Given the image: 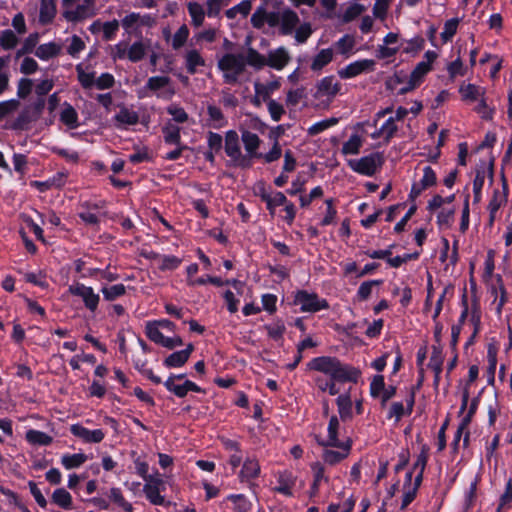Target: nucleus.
Returning a JSON list of instances; mask_svg holds the SVG:
<instances>
[{
	"mask_svg": "<svg viewBox=\"0 0 512 512\" xmlns=\"http://www.w3.org/2000/svg\"><path fill=\"white\" fill-rule=\"evenodd\" d=\"M307 367L311 371H316L326 375L329 380L318 377L316 385L322 392H327L334 396L339 393L336 382L356 381L359 371L340 362L336 357L320 356L312 359Z\"/></svg>",
	"mask_w": 512,
	"mask_h": 512,
	"instance_id": "1",
	"label": "nucleus"
},
{
	"mask_svg": "<svg viewBox=\"0 0 512 512\" xmlns=\"http://www.w3.org/2000/svg\"><path fill=\"white\" fill-rule=\"evenodd\" d=\"M251 23L257 29H262L267 24L270 28L277 29L279 34L286 36L294 32L300 23V18L290 8L269 12L264 7H259L252 14Z\"/></svg>",
	"mask_w": 512,
	"mask_h": 512,
	"instance_id": "2",
	"label": "nucleus"
},
{
	"mask_svg": "<svg viewBox=\"0 0 512 512\" xmlns=\"http://www.w3.org/2000/svg\"><path fill=\"white\" fill-rule=\"evenodd\" d=\"M290 61V52L284 46L270 50L267 56L262 55L254 48H248L247 50V63L256 70H260L267 65L272 69L280 71L284 69Z\"/></svg>",
	"mask_w": 512,
	"mask_h": 512,
	"instance_id": "3",
	"label": "nucleus"
},
{
	"mask_svg": "<svg viewBox=\"0 0 512 512\" xmlns=\"http://www.w3.org/2000/svg\"><path fill=\"white\" fill-rule=\"evenodd\" d=\"M247 56L242 54L226 53L222 55L217 62V67L222 73V77L227 84H236L240 76L245 72Z\"/></svg>",
	"mask_w": 512,
	"mask_h": 512,
	"instance_id": "4",
	"label": "nucleus"
},
{
	"mask_svg": "<svg viewBox=\"0 0 512 512\" xmlns=\"http://www.w3.org/2000/svg\"><path fill=\"white\" fill-rule=\"evenodd\" d=\"M342 85L333 75L325 76L316 82L313 99L318 108L327 109L337 95L341 93Z\"/></svg>",
	"mask_w": 512,
	"mask_h": 512,
	"instance_id": "5",
	"label": "nucleus"
},
{
	"mask_svg": "<svg viewBox=\"0 0 512 512\" xmlns=\"http://www.w3.org/2000/svg\"><path fill=\"white\" fill-rule=\"evenodd\" d=\"M225 152L233 165L241 168L251 166L249 157L241 151L238 134L233 130L228 131L225 135Z\"/></svg>",
	"mask_w": 512,
	"mask_h": 512,
	"instance_id": "6",
	"label": "nucleus"
},
{
	"mask_svg": "<svg viewBox=\"0 0 512 512\" xmlns=\"http://www.w3.org/2000/svg\"><path fill=\"white\" fill-rule=\"evenodd\" d=\"M383 164V157L380 153L375 152L359 159H351L348 166L356 173L373 176Z\"/></svg>",
	"mask_w": 512,
	"mask_h": 512,
	"instance_id": "7",
	"label": "nucleus"
},
{
	"mask_svg": "<svg viewBox=\"0 0 512 512\" xmlns=\"http://www.w3.org/2000/svg\"><path fill=\"white\" fill-rule=\"evenodd\" d=\"M64 7L63 15L68 21L79 22L93 16L89 5L80 3V0H62Z\"/></svg>",
	"mask_w": 512,
	"mask_h": 512,
	"instance_id": "8",
	"label": "nucleus"
},
{
	"mask_svg": "<svg viewBox=\"0 0 512 512\" xmlns=\"http://www.w3.org/2000/svg\"><path fill=\"white\" fill-rule=\"evenodd\" d=\"M68 291L72 295L80 297L84 306L91 312L97 310L100 302V296L92 287L76 282L69 286Z\"/></svg>",
	"mask_w": 512,
	"mask_h": 512,
	"instance_id": "9",
	"label": "nucleus"
},
{
	"mask_svg": "<svg viewBox=\"0 0 512 512\" xmlns=\"http://www.w3.org/2000/svg\"><path fill=\"white\" fill-rule=\"evenodd\" d=\"M122 27L128 33L141 34L143 27H152L155 25V18L149 14L130 13L121 20Z\"/></svg>",
	"mask_w": 512,
	"mask_h": 512,
	"instance_id": "10",
	"label": "nucleus"
},
{
	"mask_svg": "<svg viewBox=\"0 0 512 512\" xmlns=\"http://www.w3.org/2000/svg\"><path fill=\"white\" fill-rule=\"evenodd\" d=\"M294 302L300 306L302 312L314 313L328 308V303L325 299H320L316 294L306 291L297 292Z\"/></svg>",
	"mask_w": 512,
	"mask_h": 512,
	"instance_id": "11",
	"label": "nucleus"
},
{
	"mask_svg": "<svg viewBox=\"0 0 512 512\" xmlns=\"http://www.w3.org/2000/svg\"><path fill=\"white\" fill-rule=\"evenodd\" d=\"M352 440L350 437H342V442L335 445H327L326 447H334V449H325L323 452V460L329 465H335L348 457L351 451Z\"/></svg>",
	"mask_w": 512,
	"mask_h": 512,
	"instance_id": "12",
	"label": "nucleus"
},
{
	"mask_svg": "<svg viewBox=\"0 0 512 512\" xmlns=\"http://www.w3.org/2000/svg\"><path fill=\"white\" fill-rule=\"evenodd\" d=\"M165 490V482L158 473L145 481L143 491L146 498L153 505H163L165 503L164 496L161 492Z\"/></svg>",
	"mask_w": 512,
	"mask_h": 512,
	"instance_id": "13",
	"label": "nucleus"
},
{
	"mask_svg": "<svg viewBox=\"0 0 512 512\" xmlns=\"http://www.w3.org/2000/svg\"><path fill=\"white\" fill-rule=\"evenodd\" d=\"M280 88V81L277 79L271 80L266 83L256 81L254 83V96L252 103L260 107L263 102L272 100L271 95Z\"/></svg>",
	"mask_w": 512,
	"mask_h": 512,
	"instance_id": "14",
	"label": "nucleus"
},
{
	"mask_svg": "<svg viewBox=\"0 0 512 512\" xmlns=\"http://www.w3.org/2000/svg\"><path fill=\"white\" fill-rule=\"evenodd\" d=\"M342 437H347L343 432V428L337 416H331L328 426L327 434L320 436L318 443L321 446L335 445L342 442Z\"/></svg>",
	"mask_w": 512,
	"mask_h": 512,
	"instance_id": "15",
	"label": "nucleus"
},
{
	"mask_svg": "<svg viewBox=\"0 0 512 512\" xmlns=\"http://www.w3.org/2000/svg\"><path fill=\"white\" fill-rule=\"evenodd\" d=\"M146 334L151 341L166 348L172 349L182 344L180 337L171 338L164 336L159 326L151 322L147 323L146 325Z\"/></svg>",
	"mask_w": 512,
	"mask_h": 512,
	"instance_id": "16",
	"label": "nucleus"
},
{
	"mask_svg": "<svg viewBox=\"0 0 512 512\" xmlns=\"http://www.w3.org/2000/svg\"><path fill=\"white\" fill-rule=\"evenodd\" d=\"M146 87L154 92L161 90L157 95L165 99H170L175 94L174 88L170 86V78L167 76L150 77Z\"/></svg>",
	"mask_w": 512,
	"mask_h": 512,
	"instance_id": "17",
	"label": "nucleus"
},
{
	"mask_svg": "<svg viewBox=\"0 0 512 512\" xmlns=\"http://www.w3.org/2000/svg\"><path fill=\"white\" fill-rule=\"evenodd\" d=\"M375 66V61L371 59H363L350 63L346 67L339 70L338 74L341 78H353L363 72L372 71Z\"/></svg>",
	"mask_w": 512,
	"mask_h": 512,
	"instance_id": "18",
	"label": "nucleus"
},
{
	"mask_svg": "<svg viewBox=\"0 0 512 512\" xmlns=\"http://www.w3.org/2000/svg\"><path fill=\"white\" fill-rule=\"evenodd\" d=\"M375 131L371 133L372 139H384L386 142H389L398 131L397 122L393 119L392 116H389L382 123L379 122L378 126H375Z\"/></svg>",
	"mask_w": 512,
	"mask_h": 512,
	"instance_id": "19",
	"label": "nucleus"
},
{
	"mask_svg": "<svg viewBox=\"0 0 512 512\" xmlns=\"http://www.w3.org/2000/svg\"><path fill=\"white\" fill-rule=\"evenodd\" d=\"M71 433L86 443H99L105 433L101 429L89 430L80 424H74L70 428Z\"/></svg>",
	"mask_w": 512,
	"mask_h": 512,
	"instance_id": "20",
	"label": "nucleus"
},
{
	"mask_svg": "<svg viewBox=\"0 0 512 512\" xmlns=\"http://www.w3.org/2000/svg\"><path fill=\"white\" fill-rule=\"evenodd\" d=\"M436 184V174L430 166L423 168V177L420 182L414 183L410 191L412 199L417 198L422 191Z\"/></svg>",
	"mask_w": 512,
	"mask_h": 512,
	"instance_id": "21",
	"label": "nucleus"
},
{
	"mask_svg": "<svg viewBox=\"0 0 512 512\" xmlns=\"http://www.w3.org/2000/svg\"><path fill=\"white\" fill-rule=\"evenodd\" d=\"M241 139L246 151V156L249 157L251 161L252 158H260L262 157V153L258 152L261 140L257 134L252 133L248 130H243Z\"/></svg>",
	"mask_w": 512,
	"mask_h": 512,
	"instance_id": "22",
	"label": "nucleus"
},
{
	"mask_svg": "<svg viewBox=\"0 0 512 512\" xmlns=\"http://www.w3.org/2000/svg\"><path fill=\"white\" fill-rule=\"evenodd\" d=\"M260 474V464L254 457H247L239 473L241 481H249L258 477Z\"/></svg>",
	"mask_w": 512,
	"mask_h": 512,
	"instance_id": "23",
	"label": "nucleus"
},
{
	"mask_svg": "<svg viewBox=\"0 0 512 512\" xmlns=\"http://www.w3.org/2000/svg\"><path fill=\"white\" fill-rule=\"evenodd\" d=\"M193 345L188 344L187 347L184 350L177 351L169 355L165 361L164 364L167 367H181L183 366L189 359L192 351H193Z\"/></svg>",
	"mask_w": 512,
	"mask_h": 512,
	"instance_id": "24",
	"label": "nucleus"
},
{
	"mask_svg": "<svg viewBox=\"0 0 512 512\" xmlns=\"http://www.w3.org/2000/svg\"><path fill=\"white\" fill-rule=\"evenodd\" d=\"M507 203L506 195L501 191H494L493 196L488 204L489 224L492 225L497 218L499 209Z\"/></svg>",
	"mask_w": 512,
	"mask_h": 512,
	"instance_id": "25",
	"label": "nucleus"
},
{
	"mask_svg": "<svg viewBox=\"0 0 512 512\" xmlns=\"http://www.w3.org/2000/svg\"><path fill=\"white\" fill-rule=\"evenodd\" d=\"M413 404H414V397H413V395L410 396L406 400V407H404V405L401 402H394V403H392L391 407H390V410H389V413H388V418L389 419H394V421L398 422L403 415H405L406 413L407 414L411 413L412 408H413Z\"/></svg>",
	"mask_w": 512,
	"mask_h": 512,
	"instance_id": "26",
	"label": "nucleus"
},
{
	"mask_svg": "<svg viewBox=\"0 0 512 512\" xmlns=\"http://www.w3.org/2000/svg\"><path fill=\"white\" fill-rule=\"evenodd\" d=\"M150 46L148 40H138L132 45H128V59L132 62H138L144 58Z\"/></svg>",
	"mask_w": 512,
	"mask_h": 512,
	"instance_id": "27",
	"label": "nucleus"
},
{
	"mask_svg": "<svg viewBox=\"0 0 512 512\" xmlns=\"http://www.w3.org/2000/svg\"><path fill=\"white\" fill-rule=\"evenodd\" d=\"M62 46L55 42H48L37 47L35 55L41 60H49L61 53Z\"/></svg>",
	"mask_w": 512,
	"mask_h": 512,
	"instance_id": "28",
	"label": "nucleus"
},
{
	"mask_svg": "<svg viewBox=\"0 0 512 512\" xmlns=\"http://www.w3.org/2000/svg\"><path fill=\"white\" fill-rule=\"evenodd\" d=\"M114 120L117 123V127L122 128L124 126L137 124L139 121V116L137 112L126 107H122L120 111L114 116Z\"/></svg>",
	"mask_w": 512,
	"mask_h": 512,
	"instance_id": "29",
	"label": "nucleus"
},
{
	"mask_svg": "<svg viewBox=\"0 0 512 512\" xmlns=\"http://www.w3.org/2000/svg\"><path fill=\"white\" fill-rule=\"evenodd\" d=\"M332 59L333 50L331 48L322 49L312 59L310 68L312 71H321Z\"/></svg>",
	"mask_w": 512,
	"mask_h": 512,
	"instance_id": "30",
	"label": "nucleus"
},
{
	"mask_svg": "<svg viewBox=\"0 0 512 512\" xmlns=\"http://www.w3.org/2000/svg\"><path fill=\"white\" fill-rule=\"evenodd\" d=\"M366 10L367 6L363 4L356 2L349 3L340 15V19L343 23H349L358 18Z\"/></svg>",
	"mask_w": 512,
	"mask_h": 512,
	"instance_id": "31",
	"label": "nucleus"
},
{
	"mask_svg": "<svg viewBox=\"0 0 512 512\" xmlns=\"http://www.w3.org/2000/svg\"><path fill=\"white\" fill-rule=\"evenodd\" d=\"M26 440L33 446H47L53 441V437L46 434L45 432L30 429L26 432Z\"/></svg>",
	"mask_w": 512,
	"mask_h": 512,
	"instance_id": "32",
	"label": "nucleus"
},
{
	"mask_svg": "<svg viewBox=\"0 0 512 512\" xmlns=\"http://www.w3.org/2000/svg\"><path fill=\"white\" fill-rule=\"evenodd\" d=\"M459 92L461 93L463 100L466 101H477L486 94L485 88L474 84L460 86Z\"/></svg>",
	"mask_w": 512,
	"mask_h": 512,
	"instance_id": "33",
	"label": "nucleus"
},
{
	"mask_svg": "<svg viewBox=\"0 0 512 512\" xmlns=\"http://www.w3.org/2000/svg\"><path fill=\"white\" fill-rule=\"evenodd\" d=\"M363 145V138L358 134H352L342 145L341 152L344 155H357Z\"/></svg>",
	"mask_w": 512,
	"mask_h": 512,
	"instance_id": "34",
	"label": "nucleus"
},
{
	"mask_svg": "<svg viewBox=\"0 0 512 512\" xmlns=\"http://www.w3.org/2000/svg\"><path fill=\"white\" fill-rule=\"evenodd\" d=\"M83 211L79 213V217L89 225H96L99 222L100 210L98 205L83 204Z\"/></svg>",
	"mask_w": 512,
	"mask_h": 512,
	"instance_id": "35",
	"label": "nucleus"
},
{
	"mask_svg": "<svg viewBox=\"0 0 512 512\" xmlns=\"http://www.w3.org/2000/svg\"><path fill=\"white\" fill-rule=\"evenodd\" d=\"M56 14L55 0H41L39 20L47 24L53 20Z\"/></svg>",
	"mask_w": 512,
	"mask_h": 512,
	"instance_id": "36",
	"label": "nucleus"
},
{
	"mask_svg": "<svg viewBox=\"0 0 512 512\" xmlns=\"http://www.w3.org/2000/svg\"><path fill=\"white\" fill-rule=\"evenodd\" d=\"M66 42L67 53L73 58H77L79 54L86 48L85 41L78 35H72L70 38L66 40Z\"/></svg>",
	"mask_w": 512,
	"mask_h": 512,
	"instance_id": "37",
	"label": "nucleus"
},
{
	"mask_svg": "<svg viewBox=\"0 0 512 512\" xmlns=\"http://www.w3.org/2000/svg\"><path fill=\"white\" fill-rule=\"evenodd\" d=\"M185 59L186 68L188 72L191 74L195 73L198 67L205 65V60L200 55V53L195 49L189 50L186 53Z\"/></svg>",
	"mask_w": 512,
	"mask_h": 512,
	"instance_id": "38",
	"label": "nucleus"
},
{
	"mask_svg": "<svg viewBox=\"0 0 512 512\" xmlns=\"http://www.w3.org/2000/svg\"><path fill=\"white\" fill-rule=\"evenodd\" d=\"M52 501L63 509H70L72 497L64 488L56 489L52 494Z\"/></svg>",
	"mask_w": 512,
	"mask_h": 512,
	"instance_id": "39",
	"label": "nucleus"
},
{
	"mask_svg": "<svg viewBox=\"0 0 512 512\" xmlns=\"http://www.w3.org/2000/svg\"><path fill=\"white\" fill-rule=\"evenodd\" d=\"M77 78L84 89H90L95 86V74L84 70L82 64L76 65Z\"/></svg>",
	"mask_w": 512,
	"mask_h": 512,
	"instance_id": "40",
	"label": "nucleus"
},
{
	"mask_svg": "<svg viewBox=\"0 0 512 512\" xmlns=\"http://www.w3.org/2000/svg\"><path fill=\"white\" fill-rule=\"evenodd\" d=\"M234 504L236 512H250L252 503L243 494H232L227 497Z\"/></svg>",
	"mask_w": 512,
	"mask_h": 512,
	"instance_id": "41",
	"label": "nucleus"
},
{
	"mask_svg": "<svg viewBox=\"0 0 512 512\" xmlns=\"http://www.w3.org/2000/svg\"><path fill=\"white\" fill-rule=\"evenodd\" d=\"M313 29L309 22L299 23L294 30V39L296 43L303 44L312 35Z\"/></svg>",
	"mask_w": 512,
	"mask_h": 512,
	"instance_id": "42",
	"label": "nucleus"
},
{
	"mask_svg": "<svg viewBox=\"0 0 512 512\" xmlns=\"http://www.w3.org/2000/svg\"><path fill=\"white\" fill-rule=\"evenodd\" d=\"M110 500L118 507L122 508L126 512H132V505L125 500L122 491L119 488L113 487L109 491Z\"/></svg>",
	"mask_w": 512,
	"mask_h": 512,
	"instance_id": "43",
	"label": "nucleus"
},
{
	"mask_svg": "<svg viewBox=\"0 0 512 512\" xmlns=\"http://www.w3.org/2000/svg\"><path fill=\"white\" fill-rule=\"evenodd\" d=\"M419 486L420 476L415 477L413 485H404V495L402 499L401 509H405L414 500Z\"/></svg>",
	"mask_w": 512,
	"mask_h": 512,
	"instance_id": "44",
	"label": "nucleus"
},
{
	"mask_svg": "<svg viewBox=\"0 0 512 512\" xmlns=\"http://www.w3.org/2000/svg\"><path fill=\"white\" fill-rule=\"evenodd\" d=\"M188 11L192 18L193 25L196 27L201 26L205 18V12L203 10V7L196 2H190L188 4Z\"/></svg>",
	"mask_w": 512,
	"mask_h": 512,
	"instance_id": "45",
	"label": "nucleus"
},
{
	"mask_svg": "<svg viewBox=\"0 0 512 512\" xmlns=\"http://www.w3.org/2000/svg\"><path fill=\"white\" fill-rule=\"evenodd\" d=\"M338 412L341 419L345 420L351 417L352 402L348 395L343 394L337 398Z\"/></svg>",
	"mask_w": 512,
	"mask_h": 512,
	"instance_id": "46",
	"label": "nucleus"
},
{
	"mask_svg": "<svg viewBox=\"0 0 512 512\" xmlns=\"http://www.w3.org/2000/svg\"><path fill=\"white\" fill-rule=\"evenodd\" d=\"M87 457L82 453L77 454H67L61 458V463L66 469H72L81 466Z\"/></svg>",
	"mask_w": 512,
	"mask_h": 512,
	"instance_id": "47",
	"label": "nucleus"
},
{
	"mask_svg": "<svg viewBox=\"0 0 512 512\" xmlns=\"http://www.w3.org/2000/svg\"><path fill=\"white\" fill-rule=\"evenodd\" d=\"M152 258L159 259L161 261L159 268L161 270H174L176 269L180 263L181 259L176 256H160L158 254L153 253Z\"/></svg>",
	"mask_w": 512,
	"mask_h": 512,
	"instance_id": "48",
	"label": "nucleus"
},
{
	"mask_svg": "<svg viewBox=\"0 0 512 512\" xmlns=\"http://www.w3.org/2000/svg\"><path fill=\"white\" fill-rule=\"evenodd\" d=\"M101 292L107 301H113L116 298L122 296L126 292V288L123 284H116L109 287H103Z\"/></svg>",
	"mask_w": 512,
	"mask_h": 512,
	"instance_id": "49",
	"label": "nucleus"
},
{
	"mask_svg": "<svg viewBox=\"0 0 512 512\" xmlns=\"http://www.w3.org/2000/svg\"><path fill=\"white\" fill-rule=\"evenodd\" d=\"M455 215V209L443 208L437 215V223L440 228H449L452 225Z\"/></svg>",
	"mask_w": 512,
	"mask_h": 512,
	"instance_id": "50",
	"label": "nucleus"
},
{
	"mask_svg": "<svg viewBox=\"0 0 512 512\" xmlns=\"http://www.w3.org/2000/svg\"><path fill=\"white\" fill-rule=\"evenodd\" d=\"M163 134L165 142L169 144H176L179 145L180 143V129L178 126L173 124H167L163 128Z\"/></svg>",
	"mask_w": 512,
	"mask_h": 512,
	"instance_id": "51",
	"label": "nucleus"
},
{
	"mask_svg": "<svg viewBox=\"0 0 512 512\" xmlns=\"http://www.w3.org/2000/svg\"><path fill=\"white\" fill-rule=\"evenodd\" d=\"M61 121L69 128H76L78 125L77 112L72 106H67L61 112Z\"/></svg>",
	"mask_w": 512,
	"mask_h": 512,
	"instance_id": "52",
	"label": "nucleus"
},
{
	"mask_svg": "<svg viewBox=\"0 0 512 512\" xmlns=\"http://www.w3.org/2000/svg\"><path fill=\"white\" fill-rule=\"evenodd\" d=\"M431 70L428 62H420L416 65L410 75V80L416 85L422 82L423 77Z\"/></svg>",
	"mask_w": 512,
	"mask_h": 512,
	"instance_id": "53",
	"label": "nucleus"
},
{
	"mask_svg": "<svg viewBox=\"0 0 512 512\" xmlns=\"http://www.w3.org/2000/svg\"><path fill=\"white\" fill-rule=\"evenodd\" d=\"M18 43V38L12 30H5L0 35V46L5 50L13 49Z\"/></svg>",
	"mask_w": 512,
	"mask_h": 512,
	"instance_id": "54",
	"label": "nucleus"
},
{
	"mask_svg": "<svg viewBox=\"0 0 512 512\" xmlns=\"http://www.w3.org/2000/svg\"><path fill=\"white\" fill-rule=\"evenodd\" d=\"M337 123H338V119L334 118V117L319 121L309 127L308 133L310 135H317V134L323 132L324 130L336 125Z\"/></svg>",
	"mask_w": 512,
	"mask_h": 512,
	"instance_id": "55",
	"label": "nucleus"
},
{
	"mask_svg": "<svg viewBox=\"0 0 512 512\" xmlns=\"http://www.w3.org/2000/svg\"><path fill=\"white\" fill-rule=\"evenodd\" d=\"M382 284V280H370L361 283L359 289L357 291V296L360 300H366L370 297L372 293V288L374 286H379Z\"/></svg>",
	"mask_w": 512,
	"mask_h": 512,
	"instance_id": "56",
	"label": "nucleus"
},
{
	"mask_svg": "<svg viewBox=\"0 0 512 512\" xmlns=\"http://www.w3.org/2000/svg\"><path fill=\"white\" fill-rule=\"evenodd\" d=\"M128 43L121 41L110 47V56L113 60L128 59Z\"/></svg>",
	"mask_w": 512,
	"mask_h": 512,
	"instance_id": "57",
	"label": "nucleus"
},
{
	"mask_svg": "<svg viewBox=\"0 0 512 512\" xmlns=\"http://www.w3.org/2000/svg\"><path fill=\"white\" fill-rule=\"evenodd\" d=\"M267 103L268 112L273 121H279L285 114L283 105L275 100H269Z\"/></svg>",
	"mask_w": 512,
	"mask_h": 512,
	"instance_id": "58",
	"label": "nucleus"
},
{
	"mask_svg": "<svg viewBox=\"0 0 512 512\" xmlns=\"http://www.w3.org/2000/svg\"><path fill=\"white\" fill-rule=\"evenodd\" d=\"M294 485V481L289 475H281L279 477V485L275 488V491L282 493L286 496H291V488Z\"/></svg>",
	"mask_w": 512,
	"mask_h": 512,
	"instance_id": "59",
	"label": "nucleus"
},
{
	"mask_svg": "<svg viewBox=\"0 0 512 512\" xmlns=\"http://www.w3.org/2000/svg\"><path fill=\"white\" fill-rule=\"evenodd\" d=\"M286 203V196L282 192H276L271 197L266 198L267 208L270 210L272 215L274 214L277 206L285 205Z\"/></svg>",
	"mask_w": 512,
	"mask_h": 512,
	"instance_id": "60",
	"label": "nucleus"
},
{
	"mask_svg": "<svg viewBox=\"0 0 512 512\" xmlns=\"http://www.w3.org/2000/svg\"><path fill=\"white\" fill-rule=\"evenodd\" d=\"M189 36V30L186 25H182L174 34L172 39V46L174 49L182 47Z\"/></svg>",
	"mask_w": 512,
	"mask_h": 512,
	"instance_id": "61",
	"label": "nucleus"
},
{
	"mask_svg": "<svg viewBox=\"0 0 512 512\" xmlns=\"http://www.w3.org/2000/svg\"><path fill=\"white\" fill-rule=\"evenodd\" d=\"M19 101L16 99L0 102V120L14 113L19 108Z\"/></svg>",
	"mask_w": 512,
	"mask_h": 512,
	"instance_id": "62",
	"label": "nucleus"
},
{
	"mask_svg": "<svg viewBox=\"0 0 512 512\" xmlns=\"http://www.w3.org/2000/svg\"><path fill=\"white\" fill-rule=\"evenodd\" d=\"M458 28V20L457 19H450L448 20L445 25L444 29L441 33V38L444 42H448L451 40V38L456 34Z\"/></svg>",
	"mask_w": 512,
	"mask_h": 512,
	"instance_id": "63",
	"label": "nucleus"
},
{
	"mask_svg": "<svg viewBox=\"0 0 512 512\" xmlns=\"http://www.w3.org/2000/svg\"><path fill=\"white\" fill-rule=\"evenodd\" d=\"M355 40L349 35H345L336 42V47L341 54H346L352 50Z\"/></svg>",
	"mask_w": 512,
	"mask_h": 512,
	"instance_id": "64",
	"label": "nucleus"
}]
</instances>
